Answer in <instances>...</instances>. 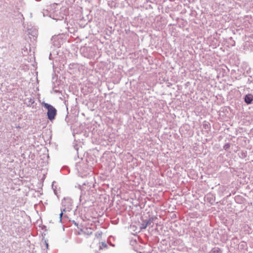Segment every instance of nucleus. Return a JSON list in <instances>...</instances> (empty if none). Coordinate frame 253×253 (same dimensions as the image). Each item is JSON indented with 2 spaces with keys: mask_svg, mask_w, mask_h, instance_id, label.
<instances>
[{
  "mask_svg": "<svg viewBox=\"0 0 253 253\" xmlns=\"http://www.w3.org/2000/svg\"><path fill=\"white\" fill-rule=\"evenodd\" d=\"M157 219L156 217H152L148 220L145 221V223L147 224V226L151 225L153 227V225H151V223H153L154 220Z\"/></svg>",
  "mask_w": 253,
  "mask_h": 253,
  "instance_id": "nucleus-3",
  "label": "nucleus"
},
{
  "mask_svg": "<svg viewBox=\"0 0 253 253\" xmlns=\"http://www.w3.org/2000/svg\"><path fill=\"white\" fill-rule=\"evenodd\" d=\"M42 105L47 110V118L51 121L53 120L57 113L56 109L53 106L47 103L43 102Z\"/></svg>",
  "mask_w": 253,
  "mask_h": 253,
  "instance_id": "nucleus-1",
  "label": "nucleus"
},
{
  "mask_svg": "<svg viewBox=\"0 0 253 253\" xmlns=\"http://www.w3.org/2000/svg\"><path fill=\"white\" fill-rule=\"evenodd\" d=\"M65 211V209H64L63 211H61V212L59 214V218H60V221H61L62 220V215H63V211Z\"/></svg>",
  "mask_w": 253,
  "mask_h": 253,
  "instance_id": "nucleus-6",
  "label": "nucleus"
},
{
  "mask_svg": "<svg viewBox=\"0 0 253 253\" xmlns=\"http://www.w3.org/2000/svg\"><path fill=\"white\" fill-rule=\"evenodd\" d=\"M101 244H102V246L103 247H107V245L105 243L102 242Z\"/></svg>",
  "mask_w": 253,
  "mask_h": 253,
  "instance_id": "nucleus-8",
  "label": "nucleus"
},
{
  "mask_svg": "<svg viewBox=\"0 0 253 253\" xmlns=\"http://www.w3.org/2000/svg\"><path fill=\"white\" fill-rule=\"evenodd\" d=\"M229 146H230L229 144H227L225 145L224 148L227 149V148H229Z\"/></svg>",
  "mask_w": 253,
  "mask_h": 253,
  "instance_id": "nucleus-7",
  "label": "nucleus"
},
{
  "mask_svg": "<svg viewBox=\"0 0 253 253\" xmlns=\"http://www.w3.org/2000/svg\"><path fill=\"white\" fill-rule=\"evenodd\" d=\"M44 243H45V245H46V248L47 249L48 248V245L47 243L46 242V241H45Z\"/></svg>",
  "mask_w": 253,
  "mask_h": 253,
  "instance_id": "nucleus-9",
  "label": "nucleus"
},
{
  "mask_svg": "<svg viewBox=\"0 0 253 253\" xmlns=\"http://www.w3.org/2000/svg\"><path fill=\"white\" fill-rule=\"evenodd\" d=\"M244 100L247 104H251L253 100V95L251 94L246 95L244 98Z\"/></svg>",
  "mask_w": 253,
  "mask_h": 253,
  "instance_id": "nucleus-2",
  "label": "nucleus"
},
{
  "mask_svg": "<svg viewBox=\"0 0 253 253\" xmlns=\"http://www.w3.org/2000/svg\"><path fill=\"white\" fill-rule=\"evenodd\" d=\"M147 226V224L145 223V221H144L141 224L140 228L141 229H145Z\"/></svg>",
  "mask_w": 253,
  "mask_h": 253,
  "instance_id": "nucleus-5",
  "label": "nucleus"
},
{
  "mask_svg": "<svg viewBox=\"0 0 253 253\" xmlns=\"http://www.w3.org/2000/svg\"><path fill=\"white\" fill-rule=\"evenodd\" d=\"M220 249L218 248H213L211 251V253H219Z\"/></svg>",
  "mask_w": 253,
  "mask_h": 253,
  "instance_id": "nucleus-4",
  "label": "nucleus"
}]
</instances>
